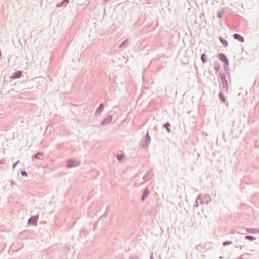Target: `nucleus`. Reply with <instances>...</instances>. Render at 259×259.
Returning <instances> with one entry per match:
<instances>
[{
  "label": "nucleus",
  "instance_id": "nucleus-14",
  "mask_svg": "<svg viewBox=\"0 0 259 259\" xmlns=\"http://www.w3.org/2000/svg\"><path fill=\"white\" fill-rule=\"evenodd\" d=\"M163 126L165 128L168 133L170 132V124L169 122H166L163 125Z\"/></svg>",
  "mask_w": 259,
  "mask_h": 259
},
{
  "label": "nucleus",
  "instance_id": "nucleus-17",
  "mask_svg": "<svg viewBox=\"0 0 259 259\" xmlns=\"http://www.w3.org/2000/svg\"><path fill=\"white\" fill-rule=\"evenodd\" d=\"M221 67V65L219 64L217 62H214L213 68L217 72L219 70Z\"/></svg>",
  "mask_w": 259,
  "mask_h": 259
},
{
  "label": "nucleus",
  "instance_id": "nucleus-22",
  "mask_svg": "<svg viewBox=\"0 0 259 259\" xmlns=\"http://www.w3.org/2000/svg\"><path fill=\"white\" fill-rule=\"evenodd\" d=\"M220 39L222 44L225 46H227V40L225 39H224L221 36H220Z\"/></svg>",
  "mask_w": 259,
  "mask_h": 259
},
{
  "label": "nucleus",
  "instance_id": "nucleus-15",
  "mask_svg": "<svg viewBox=\"0 0 259 259\" xmlns=\"http://www.w3.org/2000/svg\"><path fill=\"white\" fill-rule=\"evenodd\" d=\"M128 45V41L127 39L123 41L120 45L119 48H125Z\"/></svg>",
  "mask_w": 259,
  "mask_h": 259
},
{
  "label": "nucleus",
  "instance_id": "nucleus-10",
  "mask_svg": "<svg viewBox=\"0 0 259 259\" xmlns=\"http://www.w3.org/2000/svg\"><path fill=\"white\" fill-rule=\"evenodd\" d=\"M220 78L222 80L223 87L224 88L227 87V80H226V75L223 73H220Z\"/></svg>",
  "mask_w": 259,
  "mask_h": 259
},
{
  "label": "nucleus",
  "instance_id": "nucleus-5",
  "mask_svg": "<svg viewBox=\"0 0 259 259\" xmlns=\"http://www.w3.org/2000/svg\"><path fill=\"white\" fill-rule=\"evenodd\" d=\"M38 216V214H37L29 218L28 220V224L29 225L36 226Z\"/></svg>",
  "mask_w": 259,
  "mask_h": 259
},
{
  "label": "nucleus",
  "instance_id": "nucleus-20",
  "mask_svg": "<svg viewBox=\"0 0 259 259\" xmlns=\"http://www.w3.org/2000/svg\"><path fill=\"white\" fill-rule=\"evenodd\" d=\"M41 155H42V153L41 152H38L33 156V157H34V158L37 159H39L40 156H41Z\"/></svg>",
  "mask_w": 259,
  "mask_h": 259
},
{
  "label": "nucleus",
  "instance_id": "nucleus-13",
  "mask_svg": "<svg viewBox=\"0 0 259 259\" xmlns=\"http://www.w3.org/2000/svg\"><path fill=\"white\" fill-rule=\"evenodd\" d=\"M219 97L220 100L221 101H222V102H226L225 96L222 92H220V93L219 94Z\"/></svg>",
  "mask_w": 259,
  "mask_h": 259
},
{
  "label": "nucleus",
  "instance_id": "nucleus-3",
  "mask_svg": "<svg viewBox=\"0 0 259 259\" xmlns=\"http://www.w3.org/2000/svg\"><path fill=\"white\" fill-rule=\"evenodd\" d=\"M142 141L144 142V143L142 144V147L143 148L148 147L151 141V137L148 132H147L146 135L143 137Z\"/></svg>",
  "mask_w": 259,
  "mask_h": 259
},
{
  "label": "nucleus",
  "instance_id": "nucleus-25",
  "mask_svg": "<svg viewBox=\"0 0 259 259\" xmlns=\"http://www.w3.org/2000/svg\"><path fill=\"white\" fill-rule=\"evenodd\" d=\"M128 259H139V257L137 255H135L134 256L131 255L129 256Z\"/></svg>",
  "mask_w": 259,
  "mask_h": 259
},
{
  "label": "nucleus",
  "instance_id": "nucleus-28",
  "mask_svg": "<svg viewBox=\"0 0 259 259\" xmlns=\"http://www.w3.org/2000/svg\"><path fill=\"white\" fill-rule=\"evenodd\" d=\"M0 163L2 164H3L5 163V160H0Z\"/></svg>",
  "mask_w": 259,
  "mask_h": 259
},
{
  "label": "nucleus",
  "instance_id": "nucleus-27",
  "mask_svg": "<svg viewBox=\"0 0 259 259\" xmlns=\"http://www.w3.org/2000/svg\"><path fill=\"white\" fill-rule=\"evenodd\" d=\"M20 162L19 160L17 161L15 163L13 164V168H14L16 165Z\"/></svg>",
  "mask_w": 259,
  "mask_h": 259
},
{
  "label": "nucleus",
  "instance_id": "nucleus-24",
  "mask_svg": "<svg viewBox=\"0 0 259 259\" xmlns=\"http://www.w3.org/2000/svg\"><path fill=\"white\" fill-rule=\"evenodd\" d=\"M21 174L22 176H24V177L28 176V174L25 170H21Z\"/></svg>",
  "mask_w": 259,
  "mask_h": 259
},
{
  "label": "nucleus",
  "instance_id": "nucleus-21",
  "mask_svg": "<svg viewBox=\"0 0 259 259\" xmlns=\"http://www.w3.org/2000/svg\"><path fill=\"white\" fill-rule=\"evenodd\" d=\"M124 158V155L123 154H118L117 156V159L118 161H121Z\"/></svg>",
  "mask_w": 259,
  "mask_h": 259
},
{
  "label": "nucleus",
  "instance_id": "nucleus-2",
  "mask_svg": "<svg viewBox=\"0 0 259 259\" xmlns=\"http://www.w3.org/2000/svg\"><path fill=\"white\" fill-rule=\"evenodd\" d=\"M80 164V162L79 161H76L72 159H69L67 161V164L66 167L67 168L71 167H74L79 166Z\"/></svg>",
  "mask_w": 259,
  "mask_h": 259
},
{
  "label": "nucleus",
  "instance_id": "nucleus-31",
  "mask_svg": "<svg viewBox=\"0 0 259 259\" xmlns=\"http://www.w3.org/2000/svg\"><path fill=\"white\" fill-rule=\"evenodd\" d=\"M108 1H109V0H104V2H105V3H108Z\"/></svg>",
  "mask_w": 259,
  "mask_h": 259
},
{
  "label": "nucleus",
  "instance_id": "nucleus-9",
  "mask_svg": "<svg viewBox=\"0 0 259 259\" xmlns=\"http://www.w3.org/2000/svg\"><path fill=\"white\" fill-rule=\"evenodd\" d=\"M69 2V0H63L61 2L57 4L56 7L57 8H60L61 7H65L68 4Z\"/></svg>",
  "mask_w": 259,
  "mask_h": 259
},
{
  "label": "nucleus",
  "instance_id": "nucleus-16",
  "mask_svg": "<svg viewBox=\"0 0 259 259\" xmlns=\"http://www.w3.org/2000/svg\"><path fill=\"white\" fill-rule=\"evenodd\" d=\"M234 37L235 39H238L241 42H243V41H244V39H243V37L241 36V35H240L239 34H234Z\"/></svg>",
  "mask_w": 259,
  "mask_h": 259
},
{
  "label": "nucleus",
  "instance_id": "nucleus-30",
  "mask_svg": "<svg viewBox=\"0 0 259 259\" xmlns=\"http://www.w3.org/2000/svg\"><path fill=\"white\" fill-rule=\"evenodd\" d=\"M10 182H11V185H13V184H14V181H13L12 180H11V181H10Z\"/></svg>",
  "mask_w": 259,
  "mask_h": 259
},
{
  "label": "nucleus",
  "instance_id": "nucleus-19",
  "mask_svg": "<svg viewBox=\"0 0 259 259\" xmlns=\"http://www.w3.org/2000/svg\"><path fill=\"white\" fill-rule=\"evenodd\" d=\"M201 59L203 63H205L207 62L206 56L204 53L201 55Z\"/></svg>",
  "mask_w": 259,
  "mask_h": 259
},
{
  "label": "nucleus",
  "instance_id": "nucleus-7",
  "mask_svg": "<svg viewBox=\"0 0 259 259\" xmlns=\"http://www.w3.org/2000/svg\"><path fill=\"white\" fill-rule=\"evenodd\" d=\"M149 193L150 192H149V190L148 188L147 187H146L145 189V190L142 194V197L141 198V200L142 201H144L147 198L148 196L149 195Z\"/></svg>",
  "mask_w": 259,
  "mask_h": 259
},
{
  "label": "nucleus",
  "instance_id": "nucleus-4",
  "mask_svg": "<svg viewBox=\"0 0 259 259\" xmlns=\"http://www.w3.org/2000/svg\"><path fill=\"white\" fill-rule=\"evenodd\" d=\"M219 58L224 63V67L225 72L227 73V56L225 54L220 53L218 54Z\"/></svg>",
  "mask_w": 259,
  "mask_h": 259
},
{
  "label": "nucleus",
  "instance_id": "nucleus-1",
  "mask_svg": "<svg viewBox=\"0 0 259 259\" xmlns=\"http://www.w3.org/2000/svg\"><path fill=\"white\" fill-rule=\"evenodd\" d=\"M198 196H201L200 203L201 204H208L211 201V199L209 194H200Z\"/></svg>",
  "mask_w": 259,
  "mask_h": 259
},
{
  "label": "nucleus",
  "instance_id": "nucleus-29",
  "mask_svg": "<svg viewBox=\"0 0 259 259\" xmlns=\"http://www.w3.org/2000/svg\"><path fill=\"white\" fill-rule=\"evenodd\" d=\"M223 245L224 246H226V245H227V241H224V242L223 243Z\"/></svg>",
  "mask_w": 259,
  "mask_h": 259
},
{
  "label": "nucleus",
  "instance_id": "nucleus-23",
  "mask_svg": "<svg viewBox=\"0 0 259 259\" xmlns=\"http://www.w3.org/2000/svg\"><path fill=\"white\" fill-rule=\"evenodd\" d=\"M245 238L250 240H254L255 239V238L252 236H246Z\"/></svg>",
  "mask_w": 259,
  "mask_h": 259
},
{
  "label": "nucleus",
  "instance_id": "nucleus-18",
  "mask_svg": "<svg viewBox=\"0 0 259 259\" xmlns=\"http://www.w3.org/2000/svg\"><path fill=\"white\" fill-rule=\"evenodd\" d=\"M201 196H198L195 200V204L194 207H198L199 206V202L200 203V199Z\"/></svg>",
  "mask_w": 259,
  "mask_h": 259
},
{
  "label": "nucleus",
  "instance_id": "nucleus-8",
  "mask_svg": "<svg viewBox=\"0 0 259 259\" xmlns=\"http://www.w3.org/2000/svg\"><path fill=\"white\" fill-rule=\"evenodd\" d=\"M104 108V105L103 103H101L99 105V106L96 109V111L95 112V115L98 116L101 114V113L103 111Z\"/></svg>",
  "mask_w": 259,
  "mask_h": 259
},
{
  "label": "nucleus",
  "instance_id": "nucleus-6",
  "mask_svg": "<svg viewBox=\"0 0 259 259\" xmlns=\"http://www.w3.org/2000/svg\"><path fill=\"white\" fill-rule=\"evenodd\" d=\"M112 120V115H108L101 122V125L104 126L106 124H110Z\"/></svg>",
  "mask_w": 259,
  "mask_h": 259
},
{
  "label": "nucleus",
  "instance_id": "nucleus-12",
  "mask_svg": "<svg viewBox=\"0 0 259 259\" xmlns=\"http://www.w3.org/2000/svg\"><path fill=\"white\" fill-rule=\"evenodd\" d=\"M152 171H147L145 175L144 176L143 179V180L145 181H148L150 179V176L151 175Z\"/></svg>",
  "mask_w": 259,
  "mask_h": 259
},
{
  "label": "nucleus",
  "instance_id": "nucleus-26",
  "mask_svg": "<svg viewBox=\"0 0 259 259\" xmlns=\"http://www.w3.org/2000/svg\"><path fill=\"white\" fill-rule=\"evenodd\" d=\"M224 13V12H218V14H217L218 17L219 18H221L222 16V15Z\"/></svg>",
  "mask_w": 259,
  "mask_h": 259
},
{
  "label": "nucleus",
  "instance_id": "nucleus-32",
  "mask_svg": "<svg viewBox=\"0 0 259 259\" xmlns=\"http://www.w3.org/2000/svg\"><path fill=\"white\" fill-rule=\"evenodd\" d=\"M150 259H153L152 256H151Z\"/></svg>",
  "mask_w": 259,
  "mask_h": 259
},
{
  "label": "nucleus",
  "instance_id": "nucleus-11",
  "mask_svg": "<svg viewBox=\"0 0 259 259\" xmlns=\"http://www.w3.org/2000/svg\"><path fill=\"white\" fill-rule=\"evenodd\" d=\"M22 75V71H17L14 72L12 75L11 76V78L16 79L20 78Z\"/></svg>",
  "mask_w": 259,
  "mask_h": 259
}]
</instances>
